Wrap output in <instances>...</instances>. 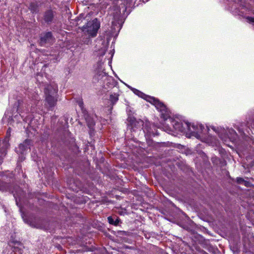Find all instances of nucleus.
Segmentation results:
<instances>
[{
  "instance_id": "nucleus-3",
  "label": "nucleus",
  "mask_w": 254,
  "mask_h": 254,
  "mask_svg": "<svg viewBox=\"0 0 254 254\" xmlns=\"http://www.w3.org/2000/svg\"><path fill=\"white\" fill-rule=\"evenodd\" d=\"M57 89L56 87L54 88L51 86H48L45 89V93L46 95V105L50 110H53L57 102Z\"/></svg>"
},
{
  "instance_id": "nucleus-8",
  "label": "nucleus",
  "mask_w": 254,
  "mask_h": 254,
  "mask_svg": "<svg viewBox=\"0 0 254 254\" xmlns=\"http://www.w3.org/2000/svg\"><path fill=\"white\" fill-rule=\"evenodd\" d=\"M31 142V140L26 139L22 143L19 145L17 152L22 154H23L26 150L30 148Z\"/></svg>"
},
{
  "instance_id": "nucleus-22",
  "label": "nucleus",
  "mask_w": 254,
  "mask_h": 254,
  "mask_svg": "<svg viewBox=\"0 0 254 254\" xmlns=\"http://www.w3.org/2000/svg\"><path fill=\"white\" fill-rule=\"evenodd\" d=\"M120 222V220L118 218H117L116 219V220H115L114 225H115V226L118 225Z\"/></svg>"
},
{
  "instance_id": "nucleus-11",
  "label": "nucleus",
  "mask_w": 254,
  "mask_h": 254,
  "mask_svg": "<svg viewBox=\"0 0 254 254\" xmlns=\"http://www.w3.org/2000/svg\"><path fill=\"white\" fill-rule=\"evenodd\" d=\"M52 41V34L51 32H47L41 37V44L42 45L47 43H50Z\"/></svg>"
},
{
  "instance_id": "nucleus-1",
  "label": "nucleus",
  "mask_w": 254,
  "mask_h": 254,
  "mask_svg": "<svg viewBox=\"0 0 254 254\" xmlns=\"http://www.w3.org/2000/svg\"><path fill=\"white\" fill-rule=\"evenodd\" d=\"M133 92L139 97L145 99L147 102L153 104L156 108L161 113V117L166 120L170 117V112L166 106L158 99L153 97L147 95L137 89H134Z\"/></svg>"
},
{
  "instance_id": "nucleus-16",
  "label": "nucleus",
  "mask_w": 254,
  "mask_h": 254,
  "mask_svg": "<svg viewBox=\"0 0 254 254\" xmlns=\"http://www.w3.org/2000/svg\"><path fill=\"white\" fill-rule=\"evenodd\" d=\"M85 119L86 120L87 125L90 128L94 126L95 122L93 119H88L86 117L85 118Z\"/></svg>"
},
{
  "instance_id": "nucleus-20",
  "label": "nucleus",
  "mask_w": 254,
  "mask_h": 254,
  "mask_svg": "<svg viewBox=\"0 0 254 254\" xmlns=\"http://www.w3.org/2000/svg\"><path fill=\"white\" fill-rule=\"evenodd\" d=\"M78 104L79 106V107L81 108L82 110H83V102L82 100H79L78 102Z\"/></svg>"
},
{
  "instance_id": "nucleus-9",
  "label": "nucleus",
  "mask_w": 254,
  "mask_h": 254,
  "mask_svg": "<svg viewBox=\"0 0 254 254\" xmlns=\"http://www.w3.org/2000/svg\"><path fill=\"white\" fill-rule=\"evenodd\" d=\"M130 0H118L117 4L119 7V11L121 13L122 9L123 12H125L127 7L130 5Z\"/></svg>"
},
{
  "instance_id": "nucleus-21",
  "label": "nucleus",
  "mask_w": 254,
  "mask_h": 254,
  "mask_svg": "<svg viewBox=\"0 0 254 254\" xmlns=\"http://www.w3.org/2000/svg\"><path fill=\"white\" fill-rule=\"evenodd\" d=\"M247 19L249 22L254 24V18L248 17Z\"/></svg>"
},
{
  "instance_id": "nucleus-25",
  "label": "nucleus",
  "mask_w": 254,
  "mask_h": 254,
  "mask_svg": "<svg viewBox=\"0 0 254 254\" xmlns=\"http://www.w3.org/2000/svg\"><path fill=\"white\" fill-rule=\"evenodd\" d=\"M0 153H1V156L2 154H3V153H2V151L1 150Z\"/></svg>"
},
{
  "instance_id": "nucleus-10",
  "label": "nucleus",
  "mask_w": 254,
  "mask_h": 254,
  "mask_svg": "<svg viewBox=\"0 0 254 254\" xmlns=\"http://www.w3.org/2000/svg\"><path fill=\"white\" fill-rule=\"evenodd\" d=\"M54 17V12L52 10H48L44 14V20L47 23L52 22Z\"/></svg>"
},
{
  "instance_id": "nucleus-15",
  "label": "nucleus",
  "mask_w": 254,
  "mask_h": 254,
  "mask_svg": "<svg viewBox=\"0 0 254 254\" xmlns=\"http://www.w3.org/2000/svg\"><path fill=\"white\" fill-rule=\"evenodd\" d=\"M29 9L31 12L36 13L38 11V6L34 3H31L29 6Z\"/></svg>"
},
{
  "instance_id": "nucleus-24",
  "label": "nucleus",
  "mask_w": 254,
  "mask_h": 254,
  "mask_svg": "<svg viewBox=\"0 0 254 254\" xmlns=\"http://www.w3.org/2000/svg\"><path fill=\"white\" fill-rule=\"evenodd\" d=\"M212 129L215 131V128L214 127H212Z\"/></svg>"
},
{
  "instance_id": "nucleus-4",
  "label": "nucleus",
  "mask_w": 254,
  "mask_h": 254,
  "mask_svg": "<svg viewBox=\"0 0 254 254\" xmlns=\"http://www.w3.org/2000/svg\"><path fill=\"white\" fill-rule=\"evenodd\" d=\"M100 26V23L97 19H94L92 21H89L87 23L86 31L89 36L95 37L97 35ZM84 31H85V30H84Z\"/></svg>"
},
{
  "instance_id": "nucleus-7",
  "label": "nucleus",
  "mask_w": 254,
  "mask_h": 254,
  "mask_svg": "<svg viewBox=\"0 0 254 254\" xmlns=\"http://www.w3.org/2000/svg\"><path fill=\"white\" fill-rule=\"evenodd\" d=\"M107 49V46L106 43L103 41H101V43H99V48H96L94 51V55L97 57L103 56L105 55Z\"/></svg>"
},
{
  "instance_id": "nucleus-18",
  "label": "nucleus",
  "mask_w": 254,
  "mask_h": 254,
  "mask_svg": "<svg viewBox=\"0 0 254 254\" xmlns=\"http://www.w3.org/2000/svg\"><path fill=\"white\" fill-rule=\"evenodd\" d=\"M2 143H3V145H4V148H5L4 150H5V149H7V148H8V147H9V144H8V143L7 142V141L6 139H5V140L3 141V142H2ZM3 153H4L5 154V150H4V151H3Z\"/></svg>"
},
{
  "instance_id": "nucleus-2",
  "label": "nucleus",
  "mask_w": 254,
  "mask_h": 254,
  "mask_svg": "<svg viewBox=\"0 0 254 254\" xmlns=\"http://www.w3.org/2000/svg\"><path fill=\"white\" fill-rule=\"evenodd\" d=\"M208 131V127H205L201 124L198 123H192L191 124L190 123L189 130L187 134H189L190 136H194L202 141L206 142V140L205 136Z\"/></svg>"
},
{
  "instance_id": "nucleus-17",
  "label": "nucleus",
  "mask_w": 254,
  "mask_h": 254,
  "mask_svg": "<svg viewBox=\"0 0 254 254\" xmlns=\"http://www.w3.org/2000/svg\"><path fill=\"white\" fill-rule=\"evenodd\" d=\"M237 182L240 184H244L245 186H247V184L248 183V182L245 181L242 178H237Z\"/></svg>"
},
{
  "instance_id": "nucleus-5",
  "label": "nucleus",
  "mask_w": 254,
  "mask_h": 254,
  "mask_svg": "<svg viewBox=\"0 0 254 254\" xmlns=\"http://www.w3.org/2000/svg\"><path fill=\"white\" fill-rule=\"evenodd\" d=\"M172 124L174 129L177 132H188L190 123L188 122L182 123L175 120L172 121Z\"/></svg>"
},
{
  "instance_id": "nucleus-13",
  "label": "nucleus",
  "mask_w": 254,
  "mask_h": 254,
  "mask_svg": "<svg viewBox=\"0 0 254 254\" xmlns=\"http://www.w3.org/2000/svg\"><path fill=\"white\" fill-rule=\"evenodd\" d=\"M14 244L17 245V246H13L14 252L16 253V254H22V248L23 247L22 244L19 242H16L14 243Z\"/></svg>"
},
{
  "instance_id": "nucleus-19",
  "label": "nucleus",
  "mask_w": 254,
  "mask_h": 254,
  "mask_svg": "<svg viewBox=\"0 0 254 254\" xmlns=\"http://www.w3.org/2000/svg\"><path fill=\"white\" fill-rule=\"evenodd\" d=\"M108 222L110 224L114 225L115 220L112 216H109L108 217Z\"/></svg>"
},
{
  "instance_id": "nucleus-14",
  "label": "nucleus",
  "mask_w": 254,
  "mask_h": 254,
  "mask_svg": "<svg viewBox=\"0 0 254 254\" xmlns=\"http://www.w3.org/2000/svg\"><path fill=\"white\" fill-rule=\"evenodd\" d=\"M119 100V95L117 93H114L110 95V100L113 105H114Z\"/></svg>"
},
{
  "instance_id": "nucleus-23",
  "label": "nucleus",
  "mask_w": 254,
  "mask_h": 254,
  "mask_svg": "<svg viewBox=\"0 0 254 254\" xmlns=\"http://www.w3.org/2000/svg\"><path fill=\"white\" fill-rule=\"evenodd\" d=\"M219 136L222 139H224V137H223L222 134H219Z\"/></svg>"
},
{
  "instance_id": "nucleus-12",
  "label": "nucleus",
  "mask_w": 254,
  "mask_h": 254,
  "mask_svg": "<svg viewBox=\"0 0 254 254\" xmlns=\"http://www.w3.org/2000/svg\"><path fill=\"white\" fill-rule=\"evenodd\" d=\"M227 136L230 139V140L234 142L235 141L237 137V134L236 132L232 128H228L227 130L225 131Z\"/></svg>"
},
{
  "instance_id": "nucleus-6",
  "label": "nucleus",
  "mask_w": 254,
  "mask_h": 254,
  "mask_svg": "<svg viewBox=\"0 0 254 254\" xmlns=\"http://www.w3.org/2000/svg\"><path fill=\"white\" fill-rule=\"evenodd\" d=\"M94 78L97 81H110L112 80L113 79L111 77L107 75V73L104 72L102 70H99L97 71L96 74L94 76Z\"/></svg>"
}]
</instances>
